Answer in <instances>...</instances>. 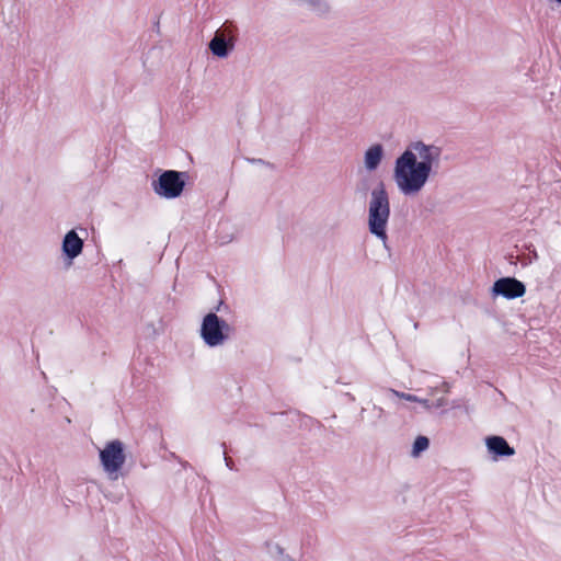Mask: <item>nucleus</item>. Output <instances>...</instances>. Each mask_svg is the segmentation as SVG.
Masks as SVG:
<instances>
[{
    "mask_svg": "<svg viewBox=\"0 0 561 561\" xmlns=\"http://www.w3.org/2000/svg\"><path fill=\"white\" fill-rule=\"evenodd\" d=\"M442 148L421 140L412 141L396 159L393 181L401 194H419L439 167Z\"/></svg>",
    "mask_w": 561,
    "mask_h": 561,
    "instance_id": "obj_1",
    "label": "nucleus"
},
{
    "mask_svg": "<svg viewBox=\"0 0 561 561\" xmlns=\"http://www.w3.org/2000/svg\"><path fill=\"white\" fill-rule=\"evenodd\" d=\"M390 199L383 182H379L370 193L368 204V230L387 245V226L390 218Z\"/></svg>",
    "mask_w": 561,
    "mask_h": 561,
    "instance_id": "obj_2",
    "label": "nucleus"
},
{
    "mask_svg": "<svg viewBox=\"0 0 561 561\" xmlns=\"http://www.w3.org/2000/svg\"><path fill=\"white\" fill-rule=\"evenodd\" d=\"M234 329L216 312H208L202 320L201 337L209 347L225 344L233 333Z\"/></svg>",
    "mask_w": 561,
    "mask_h": 561,
    "instance_id": "obj_3",
    "label": "nucleus"
},
{
    "mask_svg": "<svg viewBox=\"0 0 561 561\" xmlns=\"http://www.w3.org/2000/svg\"><path fill=\"white\" fill-rule=\"evenodd\" d=\"M187 179V172L167 170L160 174L157 181L152 182V188L161 197L176 198L182 194Z\"/></svg>",
    "mask_w": 561,
    "mask_h": 561,
    "instance_id": "obj_4",
    "label": "nucleus"
},
{
    "mask_svg": "<svg viewBox=\"0 0 561 561\" xmlns=\"http://www.w3.org/2000/svg\"><path fill=\"white\" fill-rule=\"evenodd\" d=\"M238 27L232 22L226 21L219 27L208 43L211 54L218 58H226L233 50L237 41Z\"/></svg>",
    "mask_w": 561,
    "mask_h": 561,
    "instance_id": "obj_5",
    "label": "nucleus"
},
{
    "mask_svg": "<svg viewBox=\"0 0 561 561\" xmlns=\"http://www.w3.org/2000/svg\"><path fill=\"white\" fill-rule=\"evenodd\" d=\"M100 460L104 471L107 473L121 470L126 461L124 444L118 439L108 442L104 449L100 451Z\"/></svg>",
    "mask_w": 561,
    "mask_h": 561,
    "instance_id": "obj_6",
    "label": "nucleus"
},
{
    "mask_svg": "<svg viewBox=\"0 0 561 561\" xmlns=\"http://www.w3.org/2000/svg\"><path fill=\"white\" fill-rule=\"evenodd\" d=\"M526 293V286L515 277H502L494 282L492 294L502 296L506 299H516L523 297Z\"/></svg>",
    "mask_w": 561,
    "mask_h": 561,
    "instance_id": "obj_7",
    "label": "nucleus"
},
{
    "mask_svg": "<svg viewBox=\"0 0 561 561\" xmlns=\"http://www.w3.org/2000/svg\"><path fill=\"white\" fill-rule=\"evenodd\" d=\"M83 245L84 242L78 236L76 230L71 229L65 234L61 243V250L64 255L68 260V266H70L72 264V261L81 254Z\"/></svg>",
    "mask_w": 561,
    "mask_h": 561,
    "instance_id": "obj_8",
    "label": "nucleus"
},
{
    "mask_svg": "<svg viewBox=\"0 0 561 561\" xmlns=\"http://www.w3.org/2000/svg\"><path fill=\"white\" fill-rule=\"evenodd\" d=\"M488 450L497 457H510L515 454V449L508 445L502 436H490L485 439Z\"/></svg>",
    "mask_w": 561,
    "mask_h": 561,
    "instance_id": "obj_9",
    "label": "nucleus"
},
{
    "mask_svg": "<svg viewBox=\"0 0 561 561\" xmlns=\"http://www.w3.org/2000/svg\"><path fill=\"white\" fill-rule=\"evenodd\" d=\"M385 156L381 144L370 146L364 154V164L367 171L373 172L378 169Z\"/></svg>",
    "mask_w": 561,
    "mask_h": 561,
    "instance_id": "obj_10",
    "label": "nucleus"
},
{
    "mask_svg": "<svg viewBox=\"0 0 561 561\" xmlns=\"http://www.w3.org/2000/svg\"><path fill=\"white\" fill-rule=\"evenodd\" d=\"M365 413H367V417L369 421V424L371 426H376L378 423L383 421L385 417V411L382 408L374 404L371 409L367 410L365 408L360 411V416L364 419Z\"/></svg>",
    "mask_w": 561,
    "mask_h": 561,
    "instance_id": "obj_11",
    "label": "nucleus"
},
{
    "mask_svg": "<svg viewBox=\"0 0 561 561\" xmlns=\"http://www.w3.org/2000/svg\"><path fill=\"white\" fill-rule=\"evenodd\" d=\"M300 4L307 5L311 11L317 14H324L329 12V4L325 0H297Z\"/></svg>",
    "mask_w": 561,
    "mask_h": 561,
    "instance_id": "obj_12",
    "label": "nucleus"
},
{
    "mask_svg": "<svg viewBox=\"0 0 561 561\" xmlns=\"http://www.w3.org/2000/svg\"><path fill=\"white\" fill-rule=\"evenodd\" d=\"M430 447V439L426 436L420 435L415 438L411 456L416 458L419 457L423 451H425Z\"/></svg>",
    "mask_w": 561,
    "mask_h": 561,
    "instance_id": "obj_13",
    "label": "nucleus"
},
{
    "mask_svg": "<svg viewBox=\"0 0 561 561\" xmlns=\"http://www.w3.org/2000/svg\"><path fill=\"white\" fill-rule=\"evenodd\" d=\"M392 393L401 399H404L407 401H411V402H417L419 401V398L414 394H411V393H405V392H399L397 390H391Z\"/></svg>",
    "mask_w": 561,
    "mask_h": 561,
    "instance_id": "obj_14",
    "label": "nucleus"
},
{
    "mask_svg": "<svg viewBox=\"0 0 561 561\" xmlns=\"http://www.w3.org/2000/svg\"><path fill=\"white\" fill-rule=\"evenodd\" d=\"M221 447L224 448V460H225V463L226 466L230 469V470H233L234 469V462L233 460L227 456V453H226V443H222L221 444Z\"/></svg>",
    "mask_w": 561,
    "mask_h": 561,
    "instance_id": "obj_15",
    "label": "nucleus"
},
{
    "mask_svg": "<svg viewBox=\"0 0 561 561\" xmlns=\"http://www.w3.org/2000/svg\"><path fill=\"white\" fill-rule=\"evenodd\" d=\"M419 403H421L426 410H431L434 408V404H432V402H430V400L427 399H420L419 398Z\"/></svg>",
    "mask_w": 561,
    "mask_h": 561,
    "instance_id": "obj_16",
    "label": "nucleus"
},
{
    "mask_svg": "<svg viewBox=\"0 0 561 561\" xmlns=\"http://www.w3.org/2000/svg\"><path fill=\"white\" fill-rule=\"evenodd\" d=\"M435 409L442 408L446 404V400L444 398L437 399L435 402H432Z\"/></svg>",
    "mask_w": 561,
    "mask_h": 561,
    "instance_id": "obj_17",
    "label": "nucleus"
},
{
    "mask_svg": "<svg viewBox=\"0 0 561 561\" xmlns=\"http://www.w3.org/2000/svg\"><path fill=\"white\" fill-rule=\"evenodd\" d=\"M249 161L252 162V163H256V164H263V165L272 167V164L270 162H266L263 159H249Z\"/></svg>",
    "mask_w": 561,
    "mask_h": 561,
    "instance_id": "obj_18",
    "label": "nucleus"
},
{
    "mask_svg": "<svg viewBox=\"0 0 561 561\" xmlns=\"http://www.w3.org/2000/svg\"><path fill=\"white\" fill-rule=\"evenodd\" d=\"M172 457L176 459L183 468H187L190 466L187 461L180 459L178 456H175V454H172Z\"/></svg>",
    "mask_w": 561,
    "mask_h": 561,
    "instance_id": "obj_19",
    "label": "nucleus"
},
{
    "mask_svg": "<svg viewBox=\"0 0 561 561\" xmlns=\"http://www.w3.org/2000/svg\"><path fill=\"white\" fill-rule=\"evenodd\" d=\"M222 305H224V301H220V302L215 307V311H214V312H216V313H217L218 311H220V309H221V306H222Z\"/></svg>",
    "mask_w": 561,
    "mask_h": 561,
    "instance_id": "obj_20",
    "label": "nucleus"
}]
</instances>
